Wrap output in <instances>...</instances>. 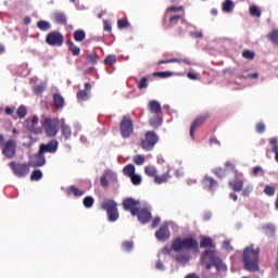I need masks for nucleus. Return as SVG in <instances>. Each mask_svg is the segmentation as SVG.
<instances>
[{
  "label": "nucleus",
  "mask_w": 278,
  "mask_h": 278,
  "mask_svg": "<svg viewBox=\"0 0 278 278\" xmlns=\"http://www.w3.org/2000/svg\"><path fill=\"white\" fill-rule=\"evenodd\" d=\"M225 169H226V172L227 170H232V173H238V170H236V166L233 165V163H231V162H229V161H227L226 163H225Z\"/></svg>",
  "instance_id": "nucleus-56"
},
{
  "label": "nucleus",
  "mask_w": 278,
  "mask_h": 278,
  "mask_svg": "<svg viewBox=\"0 0 278 278\" xmlns=\"http://www.w3.org/2000/svg\"><path fill=\"white\" fill-rule=\"evenodd\" d=\"M181 18H182L181 15H173L172 17H169V23H170L172 25H176V23H177L178 21H181Z\"/></svg>",
  "instance_id": "nucleus-60"
},
{
  "label": "nucleus",
  "mask_w": 278,
  "mask_h": 278,
  "mask_svg": "<svg viewBox=\"0 0 278 278\" xmlns=\"http://www.w3.org/2000/svg\"><path fill=\"white\" fill-rule=\"evenodd\" d=\"M161 218L160 217H155L153 220H152V224H151V227L152 229H155V227H157L161 223Z\"/></svg>",
  "instance_id": "nucleus-64"
},
{
  "label": "nucleus",
  "mask_w": 278,
  "mask_h": 278,
  "mask_svg": "<svg viewBox=\"0 0 278 278\" xmlns=\"http://www.w3.org/2000/svg\"><path fill=\"white\" fill-rule=\"evenodd\" d=\"M243 60H255V52L253 50H244L242 52Z\"/></svg>",
  "instance_id": "nucleus-42"
},
{
  "label": "nucleus",
  "mask_w": 278,
  "mask_h": 278,
  "mask_svg": "<svg viewBox=\"0 0 278 278\" xmlns=\"http://www.w3.org/2000/svg\"><path fill=\"white\" fill-rule=\"evenodd\" d=\"M137 88L139 90H144V88H149V78L147 76H143L140 80H138Z\"/></svg>",
  "instance_id": "nucleus-35"
},
{
  "label": "nucleus",
  "mask_w": 278,
  "mask_h": 278,
  "mask_svg": "<svg viewBox=\"0 0 278 278\" xmlns=\"http://www.w3.org/2000/svg\"><path fill=\"white\" fill-rule=\"evenodd\" d=\"M229 188L235 192H242L244 188V180L242 178L236 177L235 179L228 182Z\"/></svg>",
  "instance_id": "nucleus-18"
},
{
  "label": "nucleus",
  "mask_w": 278,
  "mask_h": 278,
  "mask_svg": "<svg viewBox=\"0 0 278 278\" xmlns=\"http://www.w3.org/2000/svg\"><path fill=\"white\" fill-rule=\"evenodd\" d=\"M173 251L175 253H181V251H199V241L194 237H176L170 247L165 245L162 248L161 253L163 255H173Z\"/></svg>",
  "instance_id": "nucleus-1"
},
{
  "label": "nucleus",
  "mask_w": 278,
  "mask_h": 278,
  "mask_svg": "<svg viewBox=\"0 0 278 278\" xmlns=\"http://www.w3.org/2000/svg\"><path fill=\"white\" fill-rule=\"evenodd\" d=\"M200 247L201 249H216V244H214V241L210 237H203Z\"/></svg>",
  "instance_id": "nucleus-22"
},
{
  "label": "nucleus",
  "mask_w": 278,
  "mask_h": 278,
  "mask_svg": "<svg viewBox=\"0 0 278 278\" xmlns=\"http://www.w3.org/2000/svg\"><path fill=\"white\" fill-rule=\"evenodd\" d=\"M105 66H112V64H116V55H108L104 59Z\"/></svg>",
  "instance_id": "nucleus-49"
},
{
  "label": "nucleus",
  "mask_w": 278,
  "mask_h": 278,
  "mask_svg": "<svg viewBox=\"0 0 278 278\" xmlns=\"http://www.w3.org/2000/svg\"><path fill=\"white\" fill-rule=\"evenodd\" d=\"M174 260L175 262H177V264H186L187 262L190 261V258L186 254H178L174 256Z\"/></svg>",
  "instance_id": "nucleus-38"
},
{
  "label": "nucleus",
  "mask_w": 278,
  "mask_h": 278,
  "mask_svg": "<svg viewBox=\"0 0 278 278\" xmlns=\"http://www.w3.org/2000/svg\"><path fill=\"white\" fill-rule=\"evenodd\" d=\"M207 118H210V114H203L198 116L193 123L191 124L190 127V136L192 138V140H194V130L199 129V127H201V125H203V123H205V121H207Z\"/></svg>",
  "instance_id": "nucleus-15"
},
{
  "label": "nucleus",
  "mask_w": 278,
  "mask_h": 278,
  "mask_svg": "<svg viewBox=\"0 0 278 278\" xmlns=\"http://www.w3.org/2000/svg\"><path fill=\"white\" fill-rule=\"evenodd\" d=\"M223 248L226 250V251H233V247H231V241L230 240H225L223 242Z\"/></svg>",
  "instance_id": "nucleus-59"
},
{
  "label": "nucleus",
  "mask_w": 278,
  "mask_h": 278,
  "mask_svg": "<svg viewBox=\"0 0 278 278\" xmlns=\"http://www.w3.org/2000/svg\"><path fill=\"white\" fill-rule=\"evenodd\" d=\"M201 257H203V254H201ZM202 264H205L206 270H211L212 266H214V263L212 262L211 257L207 256L205 261L201 258Z\"/></svg>",
  "instance_id": "nucleus-51"
},
{
  "label": "nucleus",
  "mask_w": 278,
  "mask_h": 278,
  "mask_svg": "<svg viewBox=\"0 0 278 278\" xmlns=\"http://www.w3.org/2000/svg\"><path fill=\"white\" fill-rule=\"evenodd\" d=\"M17 118H25L27 116V108L25 105H21L16 110Z\"/></svg>",
  "instance_id": "nucleus-41"
},
{
  "label": "nucleus",
  "mask_w": 278,
  "mask_h": 278,
  "mask_svg": "<svg viewBox=\"0 0 278 278\" xmlns=\"http://www.w3.org/2000/svg\"><path fill=\"white\" fill-rule=\"evenodd\" d=\"M170 178V175H168V172L164 173L161 176H154V181L156 184H166V181H168V179Z\"/></svg>",
  "instance_id": "nucleus-33"
},
{
  "label": "nucleus",
  "mask_w": 278,
  "mask_h": 278,
  "mask_svg": "<svg viewBox=\"0 0 278 278\" xmlns=\"http://www.w3.org/2000/svg\"><path fill=\"white\" fill-rule=\"evenodd\" d=\"M253 192V187L252 186H245L242 189V197H249Z\"/></svg>",
  "instance_id": "nucleus-57"
},
{
  "label": "nucleus",
  "mask_w": 278,
  "mask_h": 278,
  "mask_svg": "<svg viewBox=\"0 0 278 278\" xmlns=\"http://www.w3.org/2000/svg\"><path fill=\"white\" fill-rule=\"evenodd\" d=\"M83 205L87 208L90 210V207H92V205H94V198L88 195L86 198H84L83 200Z\"/></svg>",
  "instance_id": "nucleus-37"
},
{
  "label": "nucleus",
  "mask_w": 278,
  "mask_h": 278,
  "mask_svg": "<svg viewBox=\"0 0 278 278\" xmlns=\"http://www.w3.org/2000/svg\"><path fill=\"white\" fill-rule=\"evenodd\" d=\"M134 249V241L122 242V251L129 253Z\"/></svg>",
  "instance_id": "nucleus-40"
},
{
  "label": "nucleus",
  "mask_w": 278,
  "mask_h": 278,
  "mask_svg": "<svg viewBox=\"0 0 278 278\" xmlns=\"http://www.w3.org/2000/svg\"><path fill=\"white\" fill-rule=\"evenodd\" d=\"M75 42H84L86 40V31L84 29H77L74 31Z\"/></svg>",
  "instance_id": "nucleus-30"
},
{
  "label": "nucleus",
  "mask_w": 278,
  "mask_h": 278,
  "mask_svg": "<svg viewBox=\"0 0 278 278\" xmlns=\"http://www.w3.org/2000/svg\"><path fill=\"white\" fill-rule=\"evenodd\" d=\"M213 173L219 179H225V177H227V169L223 167H216L215 169H213Z\"/></svg>",
  "instance_id": "nucleus-34"
},
{
  "label": "nucleus",
  "mask_w": 278,
  "mask_h": 278,
  "mask_svg": "<svg viewBox=\"0 0 278 278\" xmlns=\"http://www.w3.org/2000/svg\"><path fill=\"white\" fill-rule=\"evenodd\" d=\"M53 16L55 23H58L59 25H66V23L68 22L66 14L64 12L55 11L53 13Z\"/></svg>",
  "instance_id": "nucleus-21"
},
{
  "label": "nucleus",
  "mask_w": 278,
  "mask_h": 278,
  "mask_svg": "<svg viewBox=\"0 0 278 278\" xmlns=\"http://www.w3.org/2000/svg\"><path fill=\"white\" fill-rule=\"evenodd\" d=\"M101 210H104L108 214L110 223H116L118 220V204L113 199H105L100 205Z\"/></svg>",
  "instance_id": "nucleus-4"
},
{
  "label": "nucleus",
  "mask_w": 278,
  "mask_h": 278,
  "mask_svg": "<svg viewBox=\"0 0 278 278\" xmlns=\"http://www.w3.org/2000/svg\"><path fill=\"white\" fill-rule=\"evenodd\" d=\"M256 132L257 134H264V131H266V124L264 123H257L255 126Z\"/></svg>",
  "instance_id": "nucleus-55"
},
{
  "label": "nucleus",
  "mask_w": 278,
  "mask_h": 278,
  "mask_svg": "<svg viewBox=\"0 0 278 278\" xmlns=\"http://www.w3.org/2000/svg\"><path fill=\"white\" fill-rule=\"evenodd\" d=\"M10 168L12 169L15 177L25 178L27 175H29V163L11 162Z\"/></svg>",
  "instance_id": "nucleus-8"
},
{
  "label": "nucleus",
  "mask_w": 278,
  "mask_h": 278,
  "mask_svg": "<svg viewBox=\"0 0 278 278\" xmlns=\"http://www.w3.org/2000/svg\"><path fill=\"white\" fill-rule=\"evenodd\" d=\"M37 27L40 29V31H49V29H51V23L45 20H40L37 22Z\"/></svg>",
  "instance_id": "nucleus-32"
},
{
  "label": "nucleus",
  "mask_w": 278,
  "mask_h": 278,
  "mask_svg": "<svg viewBox=\"0 0 278 278\" xmlns=\"http://www.w3.org/2000/svg\"><path fill=\"white\" fill-rule=\"evenodd\" d=\"M191 38H203V31H191Z\"/></svg>",
  "instance_id": "nucleus-62"
},
{
  "label": "nucleus",
  "mask_w": 278,
  "mask_h": 278,
  "mask_svg": "<svg viewBox=\"0 0 278 278\" xmlns=\"http://www.w3.org/2000/svg\"><path fill=\"white\" fill-rule=\"evenodd\" d=\"M47 138H55L60 131V118L46 117L41 121Z\"/></svg>",
  "instance_id": "nucleus-3"
},
{
  "label": "nucleus",
  "mask_w": 278,
  "mask_h": 278,
  "mask_svg": "<svg viewBox=\"0 0 278 278\" xmlns=\"http://www.w3.org/2000/svg\"><path fill=\"white\" fill-rule=\"evenodd\" d=\"M144 173L148 175V177H156L157 175V169L153 166H147L144 167Z\"/></svg>",
  "instance_id": "nucleus-39"
},
{
  "label": "nucleus",
  "mask_w": 278,
  "mask_h": 278,
  "mask_svg": "<svg viewBox=\"0 0 278 278\" xmlns=\"http://www.w3.org/2000/svg\"><path fill=\"white\" fill-rule=\"evenodd\" d=\"M249 12L252 16H256V18L262 16V11L256 5L250 7Z\"/></svg>",
  "instance_id": "nucleus-43"
},
{
  "label": "nucleus",
  "mask_w": 278,
  "mask_h": 278,
  "mask_svg": "<svg viewBox=\"0 0 278 278\" xmlns=\"http://www.w3.org/2000/svg\"><path fill=\"white\" fill-rule=\"evenodd\" d=\"M127 27H129V21H127V20H118L117 21L118 29H127Z\"/></svg>",
  "instance_id": "nucleus-52"
},
{
  "label": "nucleus",
  "mask_w": 278,
  "mask_h": 278,
  "mask_svg": "<svg viewBox=\"0 0 278 278\" xmlns=\"http://www.w3.org/2000/svg\"><path fill=\"white\" fill-rule=\"evenodd\" d=\"M87 60H88L89 64H92V65L98 64V62H99V54L90 53V54L87 55Z\"/></svg>",
  "instance_id": "nucleus-46"
},
{
  "label": "nucleus",
  "mask_w": 278,
  "mask_h": 278,
  "mask_svg": "<svg viewBox=\"0 0 278 278\" xmlns=\"http://www.w3.org/2000/svg\"><path fill=\"white\" fill-rule=\"evenodd\" d=\"M130 181L132 186H140L142 184V177L138 174L131 176Z\"/></svg>",
  "instance_id": "nucleus-48"
},
{
  "label": "nucleus",
  "mask_w": 278,
  "mask_h": 278,
  "mask_svg": "<svg viewBox=\"0 0 278 278\" xmlns=\"http://www.w3.org/2000/svg\"><path fill=\"white\" fill-rule=\"evenodd\" d=\"M155 238L160 242H166L168 238H170V230L168 229V226L163 225L155 231Z\"/></svg>",
  "instance_id": "nucleus-16"
},
{
  "label": "nucleus",
  "mask_w": 278,
  "mask_h": 278,
  "mask_svg": "<svg viewBox=\"0 0 278 278\" xmlns=\"http://www.w3.org/2000/svg\"><path fill=\"white\" fill-rule=\"evenodd\" d=\"M47 164V159L45 154L39 150L37 154L29 157L28 165L33 168H40Z\"/></svg>",
  "instance_id": "nucleus-12"
},
{
  "label": "nucleus",
  "mask_w": 278,
  "mask_h": 278,
  "mask_svg": "<svg viewBox=\"0 0 278 278\" xmlns=\"http://www.w3.org/2000/svg\"><path fill=\"white\" fill-rule=\"evenodd\" d=\"M153 77H161L162 79H166V77H173V72H154Z\"/></svg>",
  "instance_id": "nucleus-47"
},
{
  "label": "nucleus",
  "mask_w": 278,
  "mask_h": 278,
  "mask_svg": "<svg viewBox=\"0 0 278 278\" xmlns=\"http://www.w3.org/2000/svg\"><path fill=\"white\" fill-rule=\"evenodd\" d=\"M65 193L67 194V197H71V194H74L75 197H84L86 194V191L75 186H70L66 188Z\"/></svg>",
  "instance_id": "nucleus-20"
},
{
  "label": "nucleus",
  "mask_w": 278,
  "mask_h": 278,
  "mask_svg": "<svg viewBox=\"0 0 278 278\" xmlns=\"http://www.w3.org/2000/svg\"><path fill=\"white\" fill-rule=\"evenodd\" d=\"M52 99L54 101V108H56V110H62V108H64V97H62V94L53 93Z\"/></svg>",
  "instance_id": "nucleus-26"
},
{
  "label": "nucleus",
  "mask_w": 278,
  "mask_h": 278,
  "mask_svg": "<svg viewBox=\"0 0 278 278\" xmlns=\"http://www.w3.org/2000/svg\"><path fill=\"white\" fill-rule=\"evenodd\" d=\"M262 229L265 231V235H267L268 238H275V233L277 231V228H275V225L265 224L262 226Z\"/></svg>",
  "instance_id": "nucleus-24"
},
{
  "label": "nucleus",
  "mask_w": 278,
  "mask_h": 278,
  "mask_svg": "<svg viewBox=\"0 0 278 278\" xmlns=\"http://www.w3.org/2000/svg\"><path fill=\"white\" fill-rule=\"evenodd\" d=\"M150 125L152 127H160V125H162V118L161 117H152V118H150Z\"/></svg>",
  "instance_id": "nucleus-53"
},
{
  "label": "nucleus",
  "mask_w": 278,
  "mask_h": 278,
  "mask_svg": "<svg viewBox=\"0 0 278 278\" xmlns=\"http://www.w3.org/2000/svg\"><path fill=\"white\" fill-rule=\"evenodd\" d=\"M175 62H179V59L162 60L157 62V65L162 66V64H173Z\"/></svg>",
  "instance_id": "nucleus-58"
},
{
  "label": "nucleus",
  "mask_w": 278,
  "mask_h": 278,
  "mask_svg": "<svg viewBox=\"0 0 278 278\" xmlns=\"http://www.w3.org/2000/svg\"><path fill=\"white\" fill-rule=\"evenodd\" d=\"M264 192L267 194V197H275V188L270 187L269 185L265 186Z\"/></svg>",
  "instance_id": "nucleus-54"
},
{
  "label": "nucleus",
  "mask_w": 278,
  "mask_h": 278,
  "mask_svg": "<svg viewBox=\"0 0 278 278\" xmlns=\"http://www.w3.org/2000/svg\"><path fill=\"white\" fill-rule=\"evenodd\" d=\"M135 216H137L139 223H141V225H147L148 223L151 222V218H153L151 211H149V208H147V207L139 208Z\"/></svg>",
  "instance_id": "nucleus-14"
},
{
  "label": "nucleus",
  "mask_w": 278,
  "mask_h": 278,
  "mask_svg": "<svg viewBox=\"0 0 278 278\" xmlns=\"http://www.w3.org/2000/svg\"><path fill=\"white\" fill-rule=\"evenodd\" d=\"M126 212H130L131 216H136L140 210V201L134 200V198H127L122 203Z\"/></svg>",
  "instance_id": "nucleus-10"
},
{
  "label": "nucleus",
  "mask_w": 278,
  "mask_h": 278,
  "mask_svg": "<svg viewBox=\"0 0 278 278\" xmlns=\"http://www.w3.org/2000/svg\"><path fill=\"white\" fill-rule=\"evenodd\" d=\"M119 132L122 138H131L134 136V119L124 116L119 123Z\"/></svg>",
  "instance_id": "nucleus-7"
},
{
  "label": "nucleus",
  "mask_w": 278,
  "mask_h": 278,
  "mask_svg": "<svg viewBox=\"0 0 278 278\" xmlns=\"http://www.w3.org/2000/svg\"><path fill=\"white\" fill-rule=\"evenodd\" d=\"M28 139V142H24L23 147H26V149H31V147H34V144H36V139H34L33 136H28V137H24Z\"/></svg>",
  "instance_id": "nucleus-50"
},
{
  "label": "nucleus",
  "mask_w": 278,
  "mask_h": 278,
  "mask_svg": "<svg viewBox=\"0 0 278 278\" xmlns=\"http://www.w3.org/2000/svg\"><path fill=\"white\" fill-rule=\"evenodd\" d=\"M207 257H211L213 266L216 268L217 273H227V265L223 263V260L216 255L214 250H205L202 252V262H205Z\"/></svg>",
  "instance_id": "nucleus-5"
},
{
  "label": "nucleus",
  "mask_w": 278,
  "mask_h": 278,
  "mask_svg": "<svg viewBox=\"0 0 278 278\" xmlns=\"http://www.w3.org/2000/svg\"><path fill=\"white\" fill-rule=\"evenodd\" d=\"M42 179V170L35 169L30 175V181H40Z\"/></svg>",
  "instance_id": "nucleus-36"
},
{
  "label": "nucleus",
  "mask_w": 278,
  "mask_h": 278,
  "mask_svg": "<svg viewBox=\"0 0 278 278\" xmlns=\"http://www.w3.org/2000/svg\"><path fill=\"white\" fill-rule=\"evenodd\" d=\"M66 46H67L68 51L72 52V55L77 56L81 53V49L79 47H77L75 45V42H73L72 40H67Z\"/></svg>",
  "instance_id": "nucleus-28"
},
{
  "label": "nucleus",
  "mask_w": 278,
  "mask_h": 278,
  "mask_svg": "<svg viewBox=\"0 0 278 278\" xmlns=\"http://www.w3.org/2000/svg\"><path fill=\"white\" fill-rule=\"evenodd\" d=\"M267 39L269 40V42H271V45H275L276 47H278V29L277 28L271 29L267 34Z\"/></svg>",
  "instance_id": "nucleus-29"
},
{
  "label": "nucleus",
  "mask_w": 278,
  "mask_h": 278,
  "mask_svg": "<svg viewBox=\"0 0 278 278\" xmlns=\"http://www.w3.org/2000/svg\"><path fill=\"white\" fill-rule=\"evenodd\" d=\"M202 188L212 192L214 189L218 188V182L213 177L204 176L202 179Z\"/></svg>",
  "instance_id": "nucleus-17"
},
{
  "label": "nucleus",
  "mask_w": 278,
  "mask_h": 278,
  "mask_svg": "<svg viewBox=\"0 0 278 278\" xmlns=\"http://www.w3.org/2000/svg\"><path fill=\"white\" fill-rule=\"evenodd\" d=\"M231 10H233V1L226 0L223 3V12H231Z\"/></svg>",
  "instance_id": "nucleus-45"
},
{
  "label": "nucleus",
  "mask_w": 278,
  "mask_h": 278,
  "mask_svg": "<svg viewBox=\"0 0 278 278\" xmlns=\"http://www.w3.org/2000/svg\"><path fill=\"white\" fill-rule=\"evenodd\" d=\"M24 126L26 127V129H28V131L35 134V136H40V134H42V128L39 126L29 125V119H26L24 122Z\"/></svg>",
  "instance_id": "nucleus-25"
},
{
  "label": "nucleus",
  "mask_w": 278,
  "mask_h": 278,
  "mask_svg": "<svg viewBox=\"0 0 278 278\" xmlns=\"http://www.w3.org/2000/svg\"><path fill=\"white\" fill-rule=\"evenodd\" d=\"M123 173L130 179L132 175H136V166H134V164H128L123 168Z\"/></svg>",
  "instance_id": "nucleus-31"
},
{
  "label": "nucleus",
  "mask_w": 278,
  "mask_h": 278,
  "mask_svg": "<svg viewBox=\"0 0 278 278\" xmlns=\"http://www.w3.org/2000/svg\"><path fill=\"white\" fill-rule=\"evenodd\" d=\"M244 270L257 273L260 270V248L254 249L253 244L247 247L242 253Z\"/></svg>",
  "instance_id": "nucleus-2"
},
{
  "label": "nucleus",
  "mask_w": 278,
  "mask_h": 278,
  "mask_svg": "<svg viewBox=\"0 0 278 278\" xmlns=\"http://www.w3.org/2000/svg\"><path fill=\"white\" fill-rule=\"evenodd\" d=\"M2 154L8 160H12L16 155V141L14 139H9L3 146H2Z\"/></svg>",
  "instance_id": "nucleus-11"
},
{
  "label": "nucleus",
  "mask_w": 278,
  "mask_h": 278,
  "mask_svg": "<svg viewBox=\"0 0 278 278\" xmlns=\"http://www.w3.org/2000/svg\"><path fill=\"white\" fill-rule=\"evenodd\" d=\"M92 90L90 83L85 84V90H80L76 93L78 101H88L90 99L89 91Z\"/></svg>",
  "instance_id": "nucleus-19"
},
{
  "label": "nucleus",
  "mask_w": 278,
  "mask_h": 278,
  "mask_svg": "<svg viewBox=\"0 0 278 278\" xmlns=\"http://www.w3.org/2000/svg\"><path fill=\"white\" fill-rule=\"evenodd\" d=\"M184 7H169L167 8V12H182Z\"/></svg>",
  "instance_id": "nucleus-61"
},
{
  "label": "nucleus",
  "mask_w": 278,
  "mask_h": 278,
  "mask_svg": "<svg viewBox=\"0 0 278 278\" xmlns=\"http://www.w3.org/2000/svg\"><path fill=\"white\" fill-rule=\"evenodd\" d=\"M61 134L65 140H68L71 136H73V130L71 129V126H68L66 123L61 124Z\"/></svg>",
  "instance_id": "nucleus-27"
},
{
  "label": "nucleus",
  "mask_w": 278,
  "mask_h": 278,
  "mask_svg": "<svg viewBox=\"0 0 278 278\" xmlns=\"http://www.w3.org/2000/svg\"><path fill=\"white\" fill-rule=\"evenodd\" d=\"M58 147H60V142L58 140L52 139L48 143H41L39 146V151L41 153H55L58 151Z\"/></svg>",
  "instance_id": "nucleus-13"
},
{
  "label": "nucleus",
  "mask_w": 278,
  "mask_h": 278,
  "mask_svg": "<svg viewBox=\"0 0 278 278\" xmlns=\"http://www.w3.org/2000/svg\"><path fill=\"white\" fill-rule=\"evenodd\" d=\"M157 142H160V137L157 134H155L153 130H148L144 134V138L141 139L140 147L143 149V151H153Z\"/></svg>",
  "instance_id": "nucleus-6"
},
{
  "label": "nucleus",
  "mask_w": 278,
  "mask_h": 278,
  "mask_svg": "<svg viewBox=\"0 0 278 278\" xmlns=\"http://www.w3.org/2000/svg\"><path fill=\"white\" fill-rule=\"evenodd\" d=\"M46 42L49 47H62L64 45V35L58 30L50 31L46 36Z\"/></svg>",
  "instance_id": "nucleus-9"
},
{
  "label": "nucleus",
  "mask_w": 278,
  "mask_h": 278,
  "mask_svg": "<svg viewBox=\"0 0 278 278\" xmlns=\"http://www.w3.org/2000/svg\"><path fill=\"white\" fill-rule=\"evenodd\" d=\"M144 162H147V159L144 157V155L138 154L134 156V163L137 166H142V164H144Z\"/></svg>",
  "instance_id": "nucleus-44"
},
{
  "label": "nucleus",
  "mask_w": 278,
  "mask_h": 278,
  "mask_svg": "<svg viewBox=\"0 0 278 278\" xmlns=\"http://www.w3.org/2000/svg\"><path fill=\"white\" fill-rule=\"evenodd\" d=\"M103 29L104 31H112V24H110L108 21H103Z\"/></svg>",
  "instance_id": "nucleus-63"
},
{
  "label": "nucleus",
  "mask_w": 278,
  "mask_h": 278,
  "mask_svg": "<svg viewBox=\"0 0 278 278\" xmlns=\"http://www.w3.org/2000/svg\"><path fill=\"white\" fill-rule=\"evenodd\" d=\"M149 110L151 114H160V112H162V104H160V102L156 100H151L149 102Z\"/></svg>",
  "instance_id": "nucleus-23"
}]
</instances>
